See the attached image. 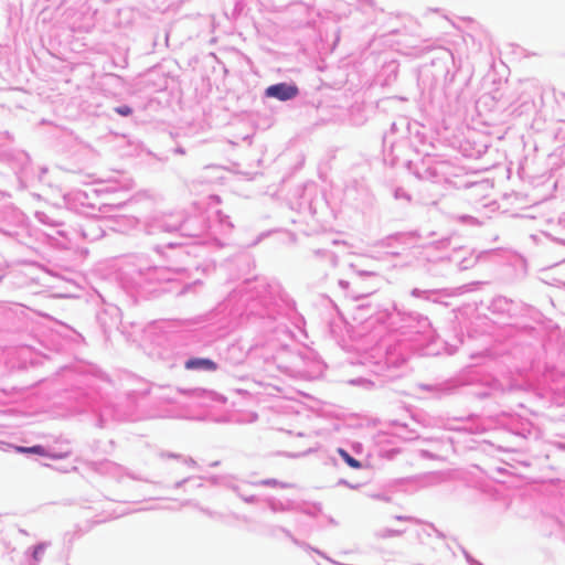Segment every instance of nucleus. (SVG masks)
Returning a JSON list of instances; mask_svg holds the SVG:
<instances>
[{
    "label": "nucleus",
    "instance_id": "7ed1b4c3",
    "mask_svg": "<svg viewBox=\"0 0 565 565\" xmlns=\"http://www.w3.org/2000/svg\"><path fill=\"white\" fill-rule=\"evenodd\" d=\"M15 450L18 452H21V454H36V455H40V456H46V450L40 446V445H36V446H32V447H22V446H18L15 447Z\"/></svg>",
    "mask_w": 565,
    "mask_h": 565
},
{
    "label": "nucleus",
    "instance_id": "39448f33",
    "mask_svg": "<svg viewBox=\"0 0 565 565\" xmlns=\"http://www.w3.org/2000/svg\"><path fill=\"white\" fill-rule=\"evenodd\" d=\"M115 110L117 114L121 116H129L132 113V109L129 106H120L117 107Z\"/></svg>",
    "mask_w": 565,
    "mask_h": 565
},
{
    "label": "nucleus",
    "instance_id": "20e7f679",
    "mask_svg": "<svg viewBox=\"0 0 565 565\" xmlns=\"http://www.w3.org/2000/svg\"><path fill=\"white\" fill-rule=\"evenodd\" d=\"M338 454L351 468L360 469L362 467L361 462L355 458L351 457L344 449L339 448Z\"/></svg>",
    "mask_w": 565,
    "mask_h": 565
},
{
    "label": "nucleus",
    "instance_id": "f03ea898",
    "mask_svg": "<svg viewBox=\"0 0 565 565\" xmlns=\"http://www.w3.org/2000/svg\"><path fill=\"white\" fill-rule=\"evenodd\" d=\"M186 370H203L207 372H214L217 370V364L205 358H192L189 359L184 364Z\"/></svg>",
    "mask_w": 565,
    "mask_h": 565
},
{
    "label": "nucleus",
    "instance_id": "f257e3e1",
    "mask_svg": "<svg viewBox=\"0 0 565 565\" xmlns=\"http://www.w3.org/2000/svg\"><path fill=\"white\" fill-rule=\"evenodd\" d=\"M298 94V88L295 85H289L286 83H280L276 85H271L266 89V95L268 97H274L279 100H288L296 97Z\"/></svg>",
    "mask_w": 565,
    "mask_h": 565
},
{
    "label": "nucleus",
    "instance_id": "423d86ee",
    "mask_svg": "<svg viewBox=\"0 0 565 565\" xmlns=\"http://www.w3.org/2000/svg\"><path fill=\"white\" fill-rule=\"evenodd\" d=\"M267 484H276V480H273V481H266Z\"/></svg>",
    "mask_w": 565,
    "mask_h": 565
}]
</instances>
